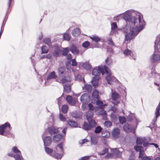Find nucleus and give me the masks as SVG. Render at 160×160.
I'll list each match as a JSON object with an SVG mask.
<instances>
[{
	"mask_svg": "<svg viewBox=\"0 0 160 160\" xmlns=\"http://www.w3.org/2000/svg\"><path fill=\"white\" fill-rule=\"evenodd\" d=\"M68 106L67 105H64L62 106V112L64 113H66L67 112L68 109Z\"/></svg>",
	"mask_w": 160,
	"mask_h": 160,
	"instance_id": "42",
	"label": "nucleus"
},
{
	"mask_svg": "<svg viewBox=\"0 0 160 160\" xmlns=\"http://www.w3.org/2000/svg\"><path fill=\"white\" fill-rule=\"evenodd\" d=\"M112 122L110 121H106L104 123V126L107 128L110 127L112 125Z\"/></svg>",
	"mask_w": 160,
	"mask_h": 160,
	"instance_id": "48",
	"label": "nucleus"
},
{
	"mask_svg": "<svg viewBox=\"0 0 160 160\" xmlns=\"http://www.w3.org/2000/svg\"><path fill=\"white\" fill-rule=\"evenodd\" d=\"M102 130V128L101 127L98 126L95 128L94 132L96 133H100Z\"/></svg>",
	"mask_w": 160,
	"mask_h": 160,
	"instance_id": "46",
	"label": "nucleus"
},
{
	"mask_svg": "<svg viewBox=\"0 0 160 160\" xmlns=\"http://www.w3.org/2000/svg\"><path fill=\"white\" fill-rule=\"evenodd\" d=\"M90 156H84L80 158L79 160H88Z\"/></svg>",
	"mask_w": 160,
	"mask_h": 160,
	"instance_id": "61",
	"label": "nucleus"
},
{
	"mask_svg": "<svg viewBox=\"0 0 160 160\" xmlns=\"http://www.w3.org/2000/svg\"><path fill=\"white\" fill-rule=\"evenodd\" d=\"M82 109L83 111L85 110L86 108V103H87L82 102Z\"/></svg>",
	"mask_w": 160,
	"mask_h": 160,
	"instance_id": "64",
	"label": "nucleus"
},
{
	"mask_svg": "<svg viewBox=\"0 0 160 160\" xmlns=\"http://www.w3.org/2000/svg\"><path fill=\"white\" fill-rule=\"evenodd\" d=\"M91 144L93 145H96L98 142V140L97 138L94 136L91 137Z\"/></svg>",
	"mask_w": 160,
	"mask_h": 160,
	"instance_id": "33",
	"label": "nucleus"
},
{
	"mask_svg": "<svg viewBox=\"0 0 160 160\" xmlns=\"http://www.w3.org/2000/svg\"><path fill=\"white\" fill-rule=\"evenodd\" d=\"M63 38L64 40L69 41L70 39V37L69 34L66 33H64L63 35Z\"/></svg>",
	"mask_w": 160,
	"mask_h": 160,
	"instance_id": "51",
	"label": "nucleus"
},
{
	"mask_svg": "<svg viewBox=\"0 0 160 160\" xmlns=\"http://www.w3.org/2000/svg\"><path fill=\"white\" fill-rule=\"evenodd\" d=\"M120 134V130L118 128H115L112 132V137L115 139L118 138Z\"/></svg>",
	"mask_w": 160,
	"mask_h": 160,
	"instance_id": "16",
	"label": "nucleus"
},
{
	"mask_svg": "<svg viewBox=\"0 0 160 160\" xmlns=\"http://www.w3.org/2000/svg\"><path fill=\"white\" fill-rule=\"evenodd\" d=\"M46 133V131L42 134V137L43 139L44 145L45 147L49 146L51 144L52 142L51 138L50 136H46L43 139V137L45 136Z\"/></svg>",
	"mask_w": 160,
	"mask_h": 160,
	"instance_id": "9",
	"label": "nucleus"
},
{
	"mask_svg": "<svg viewBox=\"0 0 160 160\" xmlns=\"http://www.w3.org/2000/svg\"><path fill=\"white\" fill-rule=\"evenodd\" d=\"M92 88V86L89 84H85L82 87V90L85 92L90 93Z\"/></svg>",
	"mask_w": 160,
	"mask_h": 160,
	"instance_id": "20",
	"label": "nucleus"
},
{
	"mask_svg": "<svg viewBox=\"0 0 160 160\" xmlns=\"http://www.w3.org/2000/svg\"><path fill=\"white\" fill-rule=\"evenodd\" d=\"M105 67L99 66L98 68H94L92 71V74L94 75H100L101 73L103 75L105 73Z\"/></svg>",
	"mask_w": 160,
	"mask_h": 160,
	"instance_id": "6",
	"label": "nucleus"
},
{
	"mask_svg": "<svg viewBox=\"0 0 160 160\" xmlns=\"http://www.w3.org/2000/svg\"><path fill=\"white\" fill-rule=\"evenodd\" d=\"M57 78V76L56 75L54 71L50 72L48 75L47 78V80H50L52 79H56Z\"/></svg>",
	"mask_w": 160,
	"mask_h": 160,
	"instance_id": "21",
	"label": "nucleus"
},
{
	"mask_svg": "<svg viewBox=\"0 0 160 160\" xmlns=\"http://www.w3.org/2000/svg\"><path fill=\"white\" fill-rule=\"evenodd\" d=\"M61 99H62L61 97H59L58 99V105L59 108L60 107V105H61Z\"/></svg>",
	"mask_w": 160,
	"mask_h": 160,
	"instance_id": "62",
	"label": "nucleus"
},
{
	"mask_svg": "<svg viewBox=\"0 0 160 160\" xmlns=\"http://www.w3.org/2000/svg\"><path fill=\"white\" fill-rule=\"evenodd\" d=\"M80 29L78 28H76L74 29L72 32V36L75 37L78 36L80 34Z\"/></svg>",
	"mask_w": 160,
	"mask_h": 160,
	"instance_id": "22",
	"label": "nucleus"
},
{
	"mask_svg": "<svg viewBox=\"0 0 160 160\" xmlns=\"http://www.w3.org/2000/svg\"><path fill=\"white\" fill-rule=\"evenodd\" d=\"M160 102L158 105V106L157 107L156 110L155 112V118H154L152 122V124L153 125V127H155L156 126V124L155 122L157 121V118L158 117V116L160 115Z\"/></svg>",
	"mask_w": 160,
	"mask_h": 160,
	"instance_id": "10",
	"label": "nucleus"
},
{
	"mask_svg": "<svg viewBox=\"0 0 160 160\" xmlns=\"http://www.w3.org/2000/svg\"><path fill=\"white\" fill-rule=\"evenodd\" d=\"M11 129L10 124L6 122L0 126V134L8 137L12 136L10 131Z\"/></svg>",
	"mask_w": 160,
	"mask_h": 160,
	"instance_id": "3",
	"label": "nucleus"
},
{
	"mask_svg": "<svg viewBox=\"0 0 160 160\" xmlns=\"http://www.w3.org/2000/svg\"><path fill=\"white\" fill-rule=\"evenodd\" d=\"M99 75H94L95 76L92 78V80L98 81L99 80L100 78V77L99 76Z\"/></svg>",
	"mask_w": 160,
	"mask_h": 160,
	"instance_id": "58",
	"label": "nucleus"
},
{
	"mask_svg": "<svg viewBox=\"0 0 160 160\" xmlns=\"http://www.w3.org/2000/svg\"><path fill=\"white\" fill-rule=\"evenodd\" d=\"M88 121L89 125L91 128H94L96 126V123L94 119H92Z\"/></svg>",
	"mask_w": 160,
	"mask_h": 160,
	"instance_id": "31",
	"label": "nucleus"
},
{
	"mask_svg": "<svg viewBox=\"0 0 160 160\" xmlns=\"http://www.w3.org/2000/svg\"><path fill=\"white\" fill-rule=\"evenodd\" d=\"M90 38L92 39V40L95 41L96 43L100 41V38L98 37L92 36Z\"/></svg>",
	"mask_w": 160,
	"mask_h": 160,
	"instance_id": "43",
	"label": "nucleus"
},
{
	"mask_svg": "<svg viewBox=\"0 0 160 160\" xmlns=\"http://www.w3.org/2000/svg\"><path fill=\"white\" fill-rule=\"evenodd\" d=\"M61 129L62 128H57L53 126L49 127L46 131L48 132L50 135H52L58 133Z\"/></svg>",
	"mask_w": 160,
	"mask_h": 160,
	"instance_id": "7",
	"label": "nucleus"
},
{
	"mask_svg": "<svg viewBox=\"0 0 160 160\" xmlns=\"http://www.w3.org/2000/svg\"><path fill=\"white\" fill-rule=\"evenodd\" d=\"M64 143L61 142L57 145L56 147V152H56V155L58 157V159H61L64 154L63 148V146Z\"/></svg>",
	"mask_w": 160,
	"mask_h": 160,
	"instance_id": "5",
	"label": "nucleus"
},
{
	"mask_svg": "<svg viewBox=\"0 0 160 160\" xmlns=\"http://www.w3.org/2000/svg\"><path fill=\"white\" fill-rule=\"evenodd\" d=\"M77 62L75 59H73L72 61V65L73 66H76L77 65Z\"/></svg>",
	"mask_w": 160,
	"mask_h": 160,
	"instance_id": "60",
	"label": "nucleus"
},
{
	"mask_svg": "<svg viewBox=\"0 0 160 160\" xmlns=\"http://www.w3.org/2000/svg\"><path fill=\"white\" fill-rule=\"evenodd\" d=\"M124 130L128 133L132 132L133 133L135 132V128L130 125L127 122H125L123 126Z\"/></svg>",
	"mask_w": 160,
	"mask_h": 160,
	"instance_id": "8",
	"label": "nucleus"
},
{
	"mask_svg": "<svg viewBox=\"0 0 160 160\" xmlns=\"http://www.w3.org/2000/svg\"><path fill=\"white\" fill-rule=\"evenodd\" d=\"M93 113L91 112H88L86 113V117L88 121L91 120L92 118L93 117Z\"/></svg>",
	"mask_w": 160,
	"mask_h": 160,
	"instance_id": "36",
	"label": "nucleus"
},
{
	"mask_svg": "<svg viewBox=\"0 0 160 160\" xmlns=\"http://www.w3.org/2000/svg\"><path fill=\"white\" fill-rule=\"evenodd\" d=\"M90 97L88 94L84 93L80 97V101L82 102L88 103L90 101Z\"/></svg>",
	"mask_w": 160,
	"mask_h": 160,
	"instance_id": "11",
	"label": "nucleus"
},
{
	"mask_svg": "<svg viewBox=\"0 0 160 160\" xmlns=\"http://www.w3.org/2000/svg\"><path fill=\"white\" fill-rule=\"evenodd\" d=\"M101 135L102 137L107 138L110 136V133L108 131L105 130L102 132Z\"/></svg>",
	"mask_w": 160,
	"mask_h": 160,
	"instance_id": "30",
	"label": "nucleus"
},
{
	"mask_svg": "<svg viewBox=\"0 0 160 160\" xmlns=\"http://www.w3.org/2000/svg\"><path fill=\"white\" fill-rule=\"evenodd\" d=\"M51 55L50 54H48L46 55H42L40 56V59H43L45 58H47L48 59H50L51 58Z\"/></svg>",
	"mask_w": 160,
	"mask_h": 160,
	"instance_id": "47",
	"label": "nucleus"
},
{
	"mask_svg": "<svg viewBox=\"0 0 160 160\" xmlns=\"http://www.w3.org/2000/svg\"><path fill=\"white\" fill-rule=\"evenodd\" d=\"M144 139L142 138L138 137L136 140V143L137 144L141 145L144 141Z\"/></svg>",
	"mask_w": 160,
	"mask_h": 160,
	"instance_id": "40",
	"label": "nucleus"
},
{
	"mask_svg": "<svg viewBox=\"0 0 160 160\" xmlns=\"http://www.w3.org/2000/svg\"><path fill=\"white\" fill-rule=\"evenodd\" d=\"M113 152L115 153L117 157H120L122 156V152L119 151L118 149L116 148L113 149Z\"/></svg>",
	"mask_w": 160,
	"mask_h": 160,
	"instance_id": "34",
	"label": "nucleus"
},
{
	"mask_svg": "<svg viewBox=\"0 0 160 160\" xmlns=\"http://www.w3.org/2000/svg\"><path fill=\"white\" fill-rule=\"evenodd\" d=\"M59 118L63 122L65 121L66 120L65 117L61 113L59 114Z\"/></svg>",
	"mask_w": 160,
	"mask_h": 160,
	"instance_id": "59",
	"label": "nucleus"
},
{
	"mask_svg": "<svg viewBox=\"0 0 160 160\" xmlns=\"http://www.w3.org/2000/svg\"><path fill=\"white\" fill-rule=\"evenodd\" d=\"M112 93L111 97L112 99L113 100L116 101L119 99V94L116 92H113L112 90Z\"/></svg>",
	"mask_w": 160,
	"mask_h": 160,
	"instance_id": "23",
	"label": "nucleus"
},
{
	"mask_svg": "<svg viewBox=\"0 0 160 160\" xmlns=\"http://www.w3.org/2000/svg\"><path fill=\"white\" fill-rule=\"evenodd\" d=\"M112 62V60L110 57H108L105 60V63L108 65H110Z\"/></svg>",
	"mask_w": 160,
	"mask_h": 160,
	"instance_id": "54",
	"label": "nucleus"
},
{
	"mask_svg": "<svg viewBox=\"0 0 160 160\" xmlns=\"http://www.w3.org/2000/svg\"><path fill=\"white\" fill-rule=\"evenodd\" d=\"M151 61L152 62H154L160 60V55L157 53H154L151 56Z\"/></svg>",
	"mask_w": 160,
	"mask_h": 160,
	"instance_id": "14",
	"label": "nucleus"
},
{
	"mask_svg": "<svg viewBox=\"0 0 160 160\" xmlns=\"http://www.w3.org/2000/svg\"><path fill=\"white\" fill-rule=\"evenodd\" d=\"M159 39L160 40L158 41L157 40L155 42V48L157 49L158 52H160V37Z\"/></svg>",
	"mask_w": 160,
	"mask_h": 160,
	"instance_id": "25",
	"label": "nucleus"
},
{
	"mask_svg": "<svg viewBox=\"0 0 160 160\" xmlns=\"http://www.w3.org/2000/svg\"><path fill=\"white\" fill-rule=\"evenodd\" d=\"M69 52V48H64L62 51V55L64 56H67L68 53Z\"/></svg>",
	"mask_w": 160,
	"mask_h": 160,
	"instance_id": "44",
	"label": "nucleus"
},
{
	"mask_svg": "<svg viewBox=\"0 0 160 160\" xmlns=\"http://www.w3.org/2000/svg\"><path fill=\"white\" fill-rule=\"evenodd\" d=\"M83 128L86 131L90 130L91 129L89 124L86 122H84L83 124Z\"/></svg>",
	"mask_w": 160,
	"mask_h": 160,
	"instance_id": "32",
	"label": "nucleus"
},
{
	"mask_svg": "<svg viewBox=\"0 0 160 160\" xmlns=\"http://www.w3.org/2000/svg\"><path fill=\"white\" fill-rule=\"evenodd\" d=\"M12 151L15 154L21 153L20 150H19L18 148L16 147H14L12 149Z\"/></svg>",
	"mask_w": 160,
	"mask_h": 160,
	"instance_id": "50",
	"label": "nucleus"
},
{
	"mask_svg": "<svg viewBox=\"0 0 160 160\" xmlns=\"http://www.w3.org/2000/svg\"><path fill=\"white\" fill-rule=\"evenodd\" d=\"M57 72L59 77L56 80V82L63 84L71 81V78L68 75L65 67H59L57 69Z\"/></svg>",
	"mask_w": 160,
	"mask_h": 160,
	"instance_id": "2",
	"label": "nucleus"
},
{
	"mask_svg": "<svg viewBox=\"0 0 160 160\" xmlns=\"http://www.w3.org/2000/svg\"><path fill=\"white\" fill-rule=\"evenodd\" d=\"M139 23L137 22V17H133L126 13L124 15L123 18L127 22H131L134 24V27H129L128 26H126L125 32L127 34L125 35V40L128 42H129L141 31L143 28L145 24V22L143 19V16L140 14L138 16Z\"/></svg>",
	"mask_w": 160,
	"mask_h": 160,
	"instance_id": "1",
	"label": "nucleus"
},
{
	"mask_svg": "<svg viewBox=\"0 0 160 160\" xmlns=\"http://www.w3.org/2000/svg\"><path fill=\"white\" fill-rule=\"evenodd\" d=\"M14 158L15 160H22V159H23L21 153L15 154Z\"/></svg>",
	"mask_w": 160,
	"mask_h": 160,
	"instance_id": "39",
	"label": "nucleus"
},
{
	"mask_svg": "<svg viewBox=\"0 0 160 160\" xmlns=\"http://www.w3.org/2000/svg\"><path fill=\"white\" fill-rule=\"evenodd\" d=\"M63 136L61 134H58L53 136V139L54 140L58 141L63 138Z\"/></svg>",
	"mask_w": 160,
	"mask_h": 160,
	"instance_id": "24",
	"label": "nucleus"
},
{
	"mask_svg": "<svg viewBox=\"0 0 160 160\" xmlns=\"http://www.w3.org/2000/svg\"><path fill=\"white\" fill-rule=\"evenodd\" d=\"M134 149L137 152H139V157L142 158L143 156V148L142 146L134 147Z\"/></svg>",
	"mask_w": 160,
	"mask_h": 160,
	"instance_id": "18",
	"label": "nucleus"
},
{
	"mask_svg": "<svg viewBox=\"0 0 160 160\" xmlns=\"http://www.w3.org/2000/svg\"><path fill=\"white\" fill-rule=\"evenodd\" d=\"M123 53L126 56H130L132 57L133 59H135V56H134V54L133 52L127 49L124 51Z\"/></svg>",
	"mask_w": 160,
	"mask_h": 160,
	"instance_id": "19",
	"label": "nucleus"
},
{
	"mask_svg": "<svg viewBox=\"0 0 160 160\" xmlns=\"http://www.w3.org/2000/svg\"><path fill=\"white\" fill-rule=\"evenodd\" d=\"M8 12L7 11L6 12V16L5 18V19L3 20V23L2 24V27L3 28L5 26V23L7 20V19L8 18Z\"/></svg>",
	"mask_w": 160,
	"mask_h": 160,
	"instance_id": "56",
	"label": "nucleus"
},
{
	"mask_svg": "<svg viewBox=\"0 0 160 160\" xmlns=\"http://www.w3.org/2000/svg\"><path fill=\"white\" fill-rule=\"evenodd\" d=\"M61 50L59 48H57L53 53V56L55 57H59L61 55Z\"/></svg>",
	"mask_w": 160,
	"mask_h": 160,
	"instance_id": "29",
	"label": "nucleus"
},
{
	"mask_svg": "<svg viewBox=\"0 0 160 160\" xmlns=\"http://www.w3.org/2000/svg\"><path fill=\"white\" fill-rule=\"evenodd\" d=\"M111 34H116L118 33V26L116 22H112L111 24Z\"/></svg>",
	"mask_w": 160,
	"mask_h": 160,
	"instance_id": "15",
	"label": "nucleus"
},
{
	"mask_svg": "<svg viewBox=\"0 0 160 160\" xmlns=\"http://www.w3.org/2000/svg\"><path fill=\"white\" fill-rule=\"evenodd\" d=\"M66 100L68 103L70 105L74 106L77 100V99L74 98H72L71 96L68 95L66 98Z\"/></svg>",
	"mask_w": 160,
	"mask_h": 160,
	"instance_id": "13",
	"label": "nucleus"
},
{
	"mask_svg": "<svg viewBox=\"0 0 160 160\" xmlns=\"http://www.w3.org/2000/svg\"><path fill=\"white\" fill-rule=\"evenodd\" d=\"M70 50L74 55L77 54L79 52V50L78 47L75 44H72L70 47Z\"/></svg>",
	"mask_w": 160,
	"mask_h": 160,
	"instance_id": "17",
	"label": "nucleus"
},
{
	"mask_svg": "<svg viewBox=\"0 0 160 160\" xmlns=\"http://www.w3.org/2000/svg\"><path fill=\"white\" fill-rule=\"evenodd\" d=\"M108 152V149L107 148H103L101 152H100L99 154L101 155H103L107 153Z\"/></svg>",
	"mask_w": 160,
	"mask_h": 160,
	"instance_id": "49",
	"label": "nucleus"
},
{
	"mask_svg": "<svg viewBox=\"0 0 160 160\" xmlns=\"http://www.w3.org/2000/svg\"><path fill=\"white\" fill-rule=\"evenodd\" d=\"M68 123L71 127L76 128L78 126L77 122L71 120H69L68 121Z\"/></svg>",
	"mask_w": 160,
	"mask_h": 160,
	"instance_id": "26",
	"label": "nucleus"
},
{
	"mask_svg": "<svg viewBox=\"0 0 160 160\" xmlns=\"http://www.w3.org/2000/svg\"><path fill=\"white\" fill-rule=\"evenodd\" d=\"M92 85L96 87L98 86V82L96 81L92 80L91 81Z\"/></svg>",
	"mask_w": 160,
	"mask_h": 160,
	"instance_id": "57",
	"label": "nucleus"
},
{
	"mask_svg": "<svg viewBox=\"0 0 160 160\" xmlns=\"http://www.w3.org/2000/svg\"><path fill=\"white\" fill-rule=\"evenodd\" d=\"M90 45V42L88 41H85L82 44V46L85 48H88Z\"/></svg>",
	"mask_w": 160,
	"mask_h": 160,
	"instance_id": "53",
	"label": "nucleus"
},
{
	"mask_svg": "<svg viewBox=\"0 0 160 160\" xmlns=\"http://www.w3.org/2000/svg\"><path fill=\"white\" fill-rule=\"evenodd\" d=\"M71 91L70 85L66 84L64 86V91L67 93H69Z\"/></svg>",
	"mask_w": 160,
	"mask_h": 160,
	"instance_id": "38",
	"label": "nucleus"
},
{
	"mask_svg": "<svg viewBox=\"0 0 160 160\" xmlns=\"http://www.w3.org/2000/svg\"><path fill=\"white\" fill-rule=\"evenodd\" d=\"M96 102L97 105L100 108H103L104 107V105L103 102L102 101H100L98 100H97Z\"/></svg>",
	"mask_w": 160,
	"mask_h": 160,
	"instance_id": "41",
	"label": "nucleus"
},
{
	"mask_svg": "<svg viewBox=\"0 0 160 160\" xmlns=\"http://www.w3.org/2000/svg\"><path fill=\"white\" fill-rule=\"evenodd\" d=\"M99 92L97 90H94L92 93V97L94 99H99Z\"/></svg>",
	"mask_w": 160,
	"mask_h": 160,
	"instance_id": "28",
	"label": "nucleus"
},
{
	"mask_svg": "<svg viewBox=\"0 0 160 160\" xmlns=\"http://www.w3.org/2000/svg\"><path fill=\"white\" fill-rule=\"evenodd\" d=\"M113 156V154L112 153H108L105 157V158L106 159L109 158H111L112 156Z\"/></svg>",
	"mask_w": 160,
	"mask_h": 160,
	"instance_id": "63",
	"label": "nucleus"
},
{
	"mask_svg": "<svg viewBox=\"0 0 160 160\" xmlns=\"http://www.w3.org/2000/svg\"><path fill=\"white\" fill-rule=\"evenodd\" d=\"M105 70L106 73L107 74L106 78L107 83L109 84H112L113 82H116L117 79L115 77L111 75L110 70L107 67H105Z\"/></svg>",
	"mask_w": 160,
	"mask_h": 160,
	"instance_id": "4",
	"label": "nucleus"
},
{
	"mask_svg": "<svg viewBox=\"0 0 160 160\" xmlns=\"http://www.w3.org/2000/svg\"><path fill=\"white\" fill-rule=\"evenodd\" d=\"M98 114L100 115L104 116L107 115V113L105 111L102 109L98 112Z\"/></svg>",
	"mask_w": 160,
	"mask_h": 160,
	"instance_id": "55",
	"label": "nucleus"
},
{
	"mask_svg": "<svg viewBox=\"0 0 160 160\" xmlns=\"http://www.w3.org/2000/svg\"><path fill=\"white\" fill-rule=\"evenodd\" d=\"M119 120L121 123L123 124L126 122V119L124 117H119Z\"/></svg>",
	"mask_w": 160,
	"mask_h": 160,
	"instance_id": "52",
	"label": "nucleus"
},
{
	"mask_svg": "<svg viewBox=\"0 0 160 160\" xmlns=\"http://www.w3.org/2000/svg\"><path fill=\"white\" fill-rule=\"evenodd\" d=\"M75 77L76 81H81L82 80L83 82L84 83L85 82V81L84 79H82L81 76L79 74H78L77 75H75Z\"/></svg>",
	"mask_w": 160,
	"mask_h": 160,
	"instance_id": "37",
	"label": "nucleus"
},
{
	"mask_svg": "<svg viewBox=\"0 0 160 160\" xmlns=\"http://www.w3.org/2000/svg\"><path fill=\"white\" fill-rule=\"evenodd\" d=\"M43 42L47 44L48 46H50L51 44L50 40L49 38H45L43 39Z\"/></svg>",
	"mask_w": 160,
	"mask_h": 160,
	"instance_id": "45",
	"label": "nucleus"
},
{
	"mask_svg": "<svg viewBox=\"0 0 160 160\" xmlns=\"http://www.w3.org/2000/svg\"><path fill=\"white\" fill-rule=\"evenodd\" d=\"M41 53H47L49 51V49L46 46H43L41 48Z\"/></svg>",
	"mask_w": 160,
	"mask_h": 160,
	"instance_id": "35",
	"label": "nucleus"
},
{
	"mask_svg": "<svg viewBox=\"0 0 160 160\" xmlns=\"http://www.w3.org/2000/svg\"><path fill=\"white\" fill-rule=\"evenodd\" d=\"M45 149L47 153L58 159V157L57 155H56V152L55 151H53V150L47 147H45Z\"/></svg>",
	"mask_w": 160,
	"mask_h": 160,
	"instance_id": "12",
	"label": "nucleus"
},
{
	"mask_svg": "<svg viewBox=\"0 0 160 160\" xmlns=\"http://www.w3.org/2000/svg\"><path fill=\"white\" fill-rule=\"evenodd\" d=\"M82 67L85 69L89 70L91 68V65L89 62H86L82 64Z\"/></svg>",
	"mask_w": 160,
	"mask_h": 160,
	"instance_id": "27",
	"label": "nucleus"
}]
</instances>
